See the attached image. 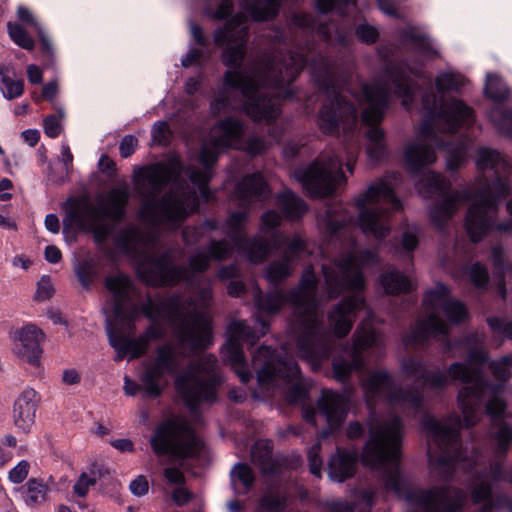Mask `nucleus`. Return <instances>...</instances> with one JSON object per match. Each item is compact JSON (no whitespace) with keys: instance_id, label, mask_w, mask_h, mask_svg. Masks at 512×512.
I'll return each instance as SVG.
<instances>
[{"instance_id":"46","label":"nucleus","mask_w":512,"mask_h":512,"mask_svg":"<svg viewBox=\"0 0 512 512\" xmlns=\"http://www.w3.org/2000/svg\"><path fill=\"white\" fill-rule=\"evenodd\" d=\"M285 498L276 492L266 493L260 500V508L269 512H276L283 508Z\"/></svg>"},{"instance_id":"23","label":"nucleus","mask_w":512,"mask_h":512,"mask_svg":"<svg viewBox=\"0 0 512 512\" xmlns=\"http://www.w3.org/2000/svg\"><path fill=\"white\" fill-rule=\"evenodd\" d=\"M40 398L32 388L24 389L14 403L13 419L16 427L24 433L31 431L35 423Z\"/></svg>"},{"instance_id":"33","label":"nucleus","mask_w":512,"mask_h":512,"mask_svg":"<svg viewBox=\"0 0 512 512\" xmlns=\"http://www.w3.org/2000/svg\"><path fill=\"white\" fill-rule=\"evenodd\" d=\"M20 490L26 504L34 506L46 500L49 487L37 478H30Z\"/></svg>"},{"instance_id":"57","label":"nucleus","mask_w":512,"mask_h":512,"mask_svg":"<svg viewBox=\"0 0 512 512\" xmlns=\"http://www.w3.org/2000/svg\"><path fill=\"white\" fill-rule=\"evenodd\" d=\"M95 483H96L95 477L89 476L86 473H82L74 485V488H73L74 492L78 496L83 497L87 494L89 487L95 485Z\"/></svg>"},{"instance_id":"31","label":"nucleus","mask_w":512,"mask_h":512,"mask_svg":"<svg viewBox=\"0 0 512 512\" xmlns=\"http://www.w3.org/2000/svg\"><path fill=\"white\" fill-rule=\"evenodd\" d=\"M251 458L264 474L276 472L277 465L272 457V448L267 441H258L251 449Z\"/></svg>"},{"instance_id":"44","label":"nucleus","mask_w":512,"mask_h":512,"mask_svg":"<svg viewBox=\"0 0 512 512\" xmlns=\"http://www.w3.org/2000/svg\"><path fill=\"white\" fill-rule=\"evenodd\" d=\"M401 369L406 378H415L416 380H423L426 375L427 368L425 364L412 357L404 359L401 363Z\"/></svg>"},{"instance_id":"49","label":"nucleus","mask_w":512,"mask_h":512,"mask_svg":"<svg viewBox=\"0 0 512 512\" xmlns=\"http://www.w3.org/2000/svg\"><path fill=\"white\" fill-rule=\"evenodd\" d=\"M55 290L49 276H42L37 283V289L34 295L36 301H46L50 299Z\"/></svg>"},{"instance_id":"45","label":"nucleus","mask_w":512,"mask_h":512,"mask_svg":"<svg viewBox=\"0 0 512 512\" xmlns=\"http://www.w3.org/2000/svg\"><path fill=\"white\" fill-rule=\"evenodd\" d=\"M495 440V457L498 460L506 454L509 444L512 443V426L500 425Z\"/></svg>"},{"instance_id":"21","label":"nucleus","mask_w":512,"mask_h":512,"mask_svg":"<svg viewBox=\"0 0 512 512\" xmlns=\"http://www.w3.org/2000/svg\"><path fill=\"white\" fill-rule=\"evenodd\" d=\"M353 390V388L347 389L344 394L323 390L317 400V409L306 408L303 413L304 419L316 425L315 417L320 414L325 418L331 431L338 429L347 417Z\"/></svg>"},{"instance_id":"4","label":"nucleus","mask_w":512,"mask_h":512,"mask_svg":"<svg viewBox=\"0 0 512 512\" xmlns=\"http://www.w3.org/2000/svg\"><path fill=\"white\" fill-rule=\"evenodd\" d=\"M314 81L326 93V99L319 110L318 127L327 135L343 132L352 136L358 127V111L353 101L363 107L362 122L370 126L366 132L367 155L371 160L382 159L386 152L384 131L378 127L388 108L390 93L402 99V105L409 109L414 100L415 89L408 74L420 76L421 68L402 63H389L380 76L361 87V94L348 96V91L340 90L337 68L323 56L310 65Z\"/></svg>"},{"instance_id":"19","label":"nucleus","mask_w":512,"mask_h":512,"mask_svg":"<svg viewBox=\"0 0 512 512\" xmlns=\"http://www.w3.org/2000/svg\"><path fill=\"white\" fill-rule=\"evenodd\" d=\"M227 333L228 340L222 349L223 360L234 369L241 382L247 383L251 378V373L241 343L246 342L254 345L260 335L253 331L243 320H232L227 327Z\"/></svg>"},{"instance_id":"63","label":"nucleus","mask_w":512,"mask_h":512,"mask_svg":"<svg viewBox=\"0 0 512 512\" xmlns=\"http://www.w3.org/2000/svg\"><path fill=\"white\" fill-rule=\"evenodd\" d=\"M17 16L21 22L33 27L35 30L41 28L32 12L26 7L19 6L17 9Z\"/></svg>"},{"instance_id":"56","label":"nucleus","mask_w":512,"mask_h":512,"mask_svg":"<svg viewBox=\"0 0 512 512\" xmlns=\"http://www.w3.org/2000/svg\"><path fill=\"white\" fill-rule=\"evenodd\" d=\"M130 492L137 497H142L148 493L149 483L145 476L139 475L129 484Z\"/></svg>"},{"instance_id":"30","label":"nucleus","mask_w":512,"mask_h":512,"mask_svg":"<svg viewBox=\"0 0 512 512\" xmlns=\"http://www.w3.org/2000/svg\"><path fill=\"white\" fill-rule=\"evenodd\" d=\"M293 258L283 254L279 260L272 261L264 271V278L271 284L277 285L290 277L294 271Z\"/></svg>"},{"instance_id":"2","label":"nucleus","mask_w":512,"mask_h":512,"mask_svg":"<svg viewBox=\"0 0 512 512\" xmlns=\"http://www.w3.org/2000/svg\"><path fill=\"white\" fill-rule=\"evenodd\" d=\"M427 318L419 320L407 335V345L425 343L429 338L444 343V351L449 352L457 347L463 348L467 353V361L454 362L450 365L448 373L442 370L426 371L422 380L429 389H442L450 381H460L465 386L458 392V406L463 414L467 427L475 425L482 415V402L487 396L486 412L493 421L505 417L506 403L499 397L503 386H492L482 378L481 367L487 360V353L483 349L484 336L471 334L464 340L452 345L447 340L449 325L440 317L445 315L451 323H459L467 317V310L462 302L453 299L446 286L438 283L434 289L428 291L423 299Z\"/></svg>"},{"instance_id":"64","label":"nucleus","mask_w":512,"mask_h":512,"mask_svg":"<svg viewBox=\"0 0 512 512\" xmlns=\"http://www.w3.org/2000/svg\"><path fill=\"white\" fill-rule=\"evenodd\" d=\"M164 476L170 484L182 486L185 482L184 474L177 468H166L164 470Z\"/></svg>"},{"instance_id":"9","label":"nucleus","mask_w":512,"mask_h":512,"mask_svg":"<svg viewBox=\"0 0 512 512\" xmlns=\"http://www.w3.org/2000/svg\"><path fill=\"white\" fill-rule=\"evenodd\" d=\"M421 98L425 119L417 138L405 148L406 164L417 172L436 160L434 147H447V168L456 170L466 160L468 143L460 141L450 146L445 138L461 127L471 126L475 121L473 110L457 98L442 99L439 103L431 87Z\"/></svg>"},{"instance_id":"15","label":"nucleus","mask_w":512,"mask_h":512,"mask_svg":"<svg viewBox=\"0 0 512 512\" xmlns=\"http://www.w3.org/2000/svg\"><path fill=\"white\" fill-rule=\"evenodd\" d=\"M354 203L361 230L377 239L386 237L390 231L389 211L385 205H391L396 211L402 207L394 193L393 180L386 177L371 183L364 192L356 196Z\"/></svg>"},{"instance_id":"5","label":"nucleus","mask_w":512,"mask_h":512,"mask_svg":"<svg viewBox=\"0 0 512 512\" xmlns=\"http://www.w3.org/2000/svg\"><path fill=\"white\" fill-rule=\"evenodd\" d=\"M475 162L477 170L482 175L476 179L472 191L450 193L449 181L432 171L423 175L418 183V189L424 197L434 194L442 197L430 211L431 220L438 229L452 218L461 205L472 199L473 203L466 215L465 228L471 240L478 242L494 227L500 232L512 230V199L507 203L511 219L495 224L499 203L510 192L508 175L512 171V166L500 152L488 147H480L477 150Z\"/></svg>"},{"instance_id":"60","label":"nucleus","mask_w":512,"mask_h":512,"mask_svg":"<svg viewBox=\"0 0 512 512\" xmlns=\"http://www.w3.org/2000/svg\"><path fill=\"white\" fill-rule=\"evenodd\" d=\"M172 500L178 506H182L189 501H191L194 497V494L190 492L184 485L177 486L171 494Z\"/></svg>"},{"instance_id":"7","label":"nucleus","mask_w":512,"mask_h":512,"mask_svg":"<svg viewBox=\"0 0 512 512\" xmlns=\"http://www.w3.org/2000/svg\"><path fill=\"white\" fill-rule=\"evenodd\" d=\"M185 357L184 352L172 342L158 346L155 357L145 364L140 384L128 376L124 377L125 394L134 396L143 390L145 396L157 398L168 384L167 376L176 375L175 388L191 410L201 403H212L220 382L217 358L212 354L203 355L179 373Z\"/></svg>"},{"instance_id":"48","label":"nucleus","mask_w":512,"mask_h":512,"mask_svg":"<svg viewBox=\"0 0 512 512\" xmlns=\"http://www.w3.org/2000/svg\"><path fill=\"white\" fill-rule=\"evenodd\" d=\"M469 277L471 282L477 288H484L488 283V272L487 269L480 263H474L469 268Z\"/></svg>"},{"instance_id":"42","label":"nucleus","mask_w":512,"mask_h":512,"mask_svg":"<svg viewBox=\"0 0 512 512\" xmlns=\"http://www.w3.org/2000/svg\"><path fill=\"white\" fill-rule=\"evenodd\" d=\"M219 223L216 220H206L201 226H188L182 232V238L186 245H194L203 237V230H216Z\"/></svg>"},{"instance_id":"25","label":"nucleus","mask_w":512,"mask_h":512,"mask_svg":"<svg viewBox=\"0 0 512 512\" xmlns=\"http://www.w3.org/2000/svg\"><path fill=\"white\" fill-rule=\"evenodd\" d=\"M270 191L260 173L247 175L237 185L235 194L242 204L262 200L269 195Z\"/></svg>"},{"instance_id":"61","label":"nucleus","mask_w":512,"mask_h":512,"mask_svg":"<svg viewBox=\"0 0 512 512\" xmlns=\"http://www.w3.org/2000/svg\"><path fill=\"white\" fill-rule=\"evenodd\" d=\"M137 142V138L133 135L124 136L119 146L120 155L123 158L131 156L136 149Z\"/></svg>"},{"instance_id":"14","label":"nucleus","mask_w":512,"mask_h":512,"mask_svg":"<svg viewBox=\"0 0 512 512\" xmlns=\"http://www.w3.org/2000/svg\"><path fill=\"white\" fill-rule=\"evenodd\" d=\"M252 366L262 391L285 394L290 404L303 402L306 390L300 382V370L292 359L282 358L268 346H261L252 356Z\"/></svg>"},{"instance_id":"37","label":"nucleus","mask_w":512,"mask_h":512,"mask_svg":"<svg viewBox=\"0 0 512 512\" xmlns=\"http://www.w3.org/2000/svg\"><path fill=\"white\" fill-rule=\"evenodd\" d=\"M488 117L500 133L512 137V110L495 106L490 110Z\"/></svg>"},{"instance_id":"39","label":"nucleus","mask_w":512,"mask_h":512,"mask_svg":"<svg viewBox=\"0 0 512 512\" xmlns=\"http://www.w3.org/2000/svg\"><path fill=\"white\" fill-rule=\"evenodd\" d=\"M374 493L371 491H362L358 495V499L365 504L364 509L360 512H369L373 505ZM330 512H355L356 504H349L343 501H330L326 504Z\"/></svg>"},{"instance_id":"8","label":"nucleus","mask_w":512,"mask_h":512,"mask_svg":"<svg viewBox=\"0 0 512 512\" xmlns=\"http://www.w3.org/2000/svg\"><path fill=\"white\" fill-rule=\"evenodd\" d=\"M318 281L311 267L306 268L298 285L289 290L274 289L262 294L256 288L253 297L257 309L266 314L278 313L285 304L293 307L291 330L295 336L300 357L313 369L328 359L335 341L324 326L317 298Z\"/></svg>"},{"instance_id":"40","label":"nucleus","mask_w":512,"mask_h":512,"mask_svg":"<svg viewBox=\"0 0 512 512\" xmlns=\"http://www.w3.org/2000/svg\"><path fill=\"white\" fill-rule=\"evenodd\" d=\"M74 272L84 289H89L97 277V268L93 259H83L74 265Z\"/></svg>"},{"instance_id":"27","label":"nucleus","mask_w":512,"mask_h":512,"mask_svg":"<svg viewBox=\"0 0 512 512\" xmlns=\"http://www.w3.org/2000/svg\"><path fill=\"white\" fill-rule=\"evenodd\" d=\"M276 203L282 210L285 217L289 220H297L301 218L308 209L305 201L289 189H286L277 195Z\"/></svg>"},{"instance_id":"41","label":"nucleus","mask_w":512,"mask_h":512,"mask_svg":"<svg viewBox=\"0 0 512 512\" xmlns=\"http://www.w3.org/2000/svg\"><path fill=\"white\" fill-rule=\"evenodd\" d=\"M485 92L491 99L498 102L506 100L509 96L507 86L494 74H487Z\"/></svg>"},{"instance_id":"47","label":"nucleus","mask_w":512,"mask_h":512,"mask_svg":"<svg viewBox=\"0 0 512 512\" xmlns=\"http://www.w3.org/2000/svg\"><path fill=\"white\" fill-rule=\"evenodd\" d=\"M512 365V356H505L498 361H493L490 364V369L495 378L499 380H507L511 373L510 367Z\"/></svg>"},{"instance_id":"3","label":"nucleus","mask_w":512,"mask_h":512,"mask_svg":"<svg viewBox=\"0 0 512 512\" xmlns=\"http://www.w3.org/2000/svg\"><path fill=\"white\" fill-rule=\"evenodd\" d=\"M245 13H237L225 26L214 33L217 46H225L222 62L233 68L224 74L223 91L214 99L211 108L220 113L225 108L243 107L254 121L271 122L278 118L280 90L293 82L307 62L303 53L264 55L239 70L246 55L248 28Z\"/></svg>"},{"instance_id":"55","label":"nucleus","mask_w":512,"mask_h":512,"mask_svg":"<svg viewBox=\"0 0 512 512\" xmlns=\"http://www.w3.org/2000/svg\"><path fill=\"white\" fill-rule=\"evenodd\" d=\"M402 246L408 251L412 252L418 246V229L416 227H408L402 236Z\"/></svg>"},{"instance_id":"58","label":"nucleus","mask_w":512,"mask_h":512,"mask_svg":"<svg viewBox=\"0 0 512 512\" xmlns=\"http://www.w3.org/2000/svg\"><path fill=\"white\" fill-rule=\"evenodd\" d=\"M45 134L50 138L57 137L61 132L59 119L55 115L47 116L43 121Z\"/></svg>"},{"instance_id":"54","label":"nucleus","mask_w":512,"mask_h":512,"mask_svg":"<svg viewBox=\"0 0 512 512\" xmlns=\"http://www.w3.org/2000/svg\"><path fill=\"white\" fill-rule=\"evenodd\" d=\"M488 325L495 334L505 335L512 340V320L505 322L501 318L493 317L487 319Z\"/></svg>"},{"instance_id":"1","label":"nucleus","mask_w":512,"mask_h":512,"mask_svg":"<svg viewBox=\"0 0 512 512\" xmlns=\"http://www.w3.org/2000/svg\"><path fill=\"white\" fill-rule=\"evenodd\" d=\"M182 166L178 161L160 162L145 166L135 175V189L143 202L139 218L150 227L129 224L119 231L116 245L138 262L139 277L149 285L173 286L186 282L196 292V298L180 296L158 298L151 296L139 307L153 323L143 333L150 343L165 335V328L157 322L165 320L172 327L179 344L191 352L212 345L210 315L204 311L212 301L211 281L201 274L210 267L211 259L221 261L233 253L226 240H211L207 248L196 250L188 258V267L174 265L170 252L159 257L157 226L176 230L199 205L197 192L181 180Z\"/></svg>"},{"instance_id":"11","label":"nucleus","mask_w":512,"mask_h":512,"mask_svg":"<svg viewBox=\"0 0 512 512\" xmlns=\"http://www.w3.org/2000/svg\"><path fill=\"white\" fill-rule=\"evenodd\" d=\"M244 126L242 121L233 117H226L216 124L209 133L208 140L202 144L199 162L202 168L189 167L186 175L199 189L201 197L208 201L213 198V192L208 183L213 176V166L217 162L219 153L225 148H243L250 155H259L265 149V142L258 137H251L245 144L242 143Z\"/></svg>"},{"instance_id":"24","label":"nucleus","mask_w":512,"mask_h":512,"mask_svg":"<svg viewBox=\"0 0 512 512\" xmlns=\"http://www.w3.org/2000/svg\"><path fill=\"white\" fill-rule=\"evenodd\" d=\"M358 453L356 450L338 448L328 463V475L331 480L343 482L351 478L357 467Z\"/></svg>"},{"instance_id":"59","label":"nucleus","mask_w":512,"mask_h":512,"mask_svg":"<svg viewBox=\"0 0 512 512\" xmlns=\"http://www.w3.org/2000/svg\"><path fill=\"white\" fill-rule=\"evenodd\" d=\"M356 34L361 41L368 44L374 43L378 37L377 29L368 24L360 25L356 30Z\"/></svg>"},{"instance_id":"22","label":"nucleus","mask_w":512,"mask_h":512,"mask_svg":"<svg viewBox=\"0 0 512 512\" xmlns=\"http://www.w3.org/2000/svg\"><path fill=\"white\" fill-rule=\"evenodd\" d=\"M44 338L41 329L33 324H26L13 332V352L22 361L38 366L42 349L40 343Z\"/></svg>"},{"instance_id":"52","label":"nucleus","mask_w":512,"mask_h":512,"mask_svg":"<svg viewBox=\"0 0 512 512\" xmlns=\"http://www.w3.org/2000/svg\"><path fill=\"white\" fill-rule=\"evenodd\" d=\"M30 463L27 460L18 462L8 473V479L14 484L22 483L28 476Z\"/></svg>"},{"instance_id":"36","label":"nucleus","mask_w":512,"mask_h":512,"mask_svg":"<svg viewBox=\"0 0 512 512\" xmlns=\"http://www.w3.org/2000/svg\"><path fill=\"white\" fill-rule=\"evenodd\" d=\"M466 84V79L455 71H444L435 78L436 89L439 93L458 92Z\"/></svg>"},{"instance_id":"34","label":"nucleus","mask_w":512,"mask_h":512,"mask_svg":"<svg viewBox=\"0 0 512 512\" xmlns=\"http://www.w3.org/2000/svg\"><path fill=\"white\" fill-rule=\"evenodd\" d=\"M252 469L244 463H237L231 470V481L234 490L239 494H245L254 483Z\"/></svg>"},{"instance_id":"17","label":"nucleus","mask_w":512,"mask_h":512,"mask_svg":"<svg viewBox=\"0 0 512 512\" xmlns=\"http://www.w3.org/2000/svg\"><path fill=\"white\" fill-rule=\"evenodd\" d=\"M150 444L157 455H171L177 458L197 457L203 449V443L190 427L176 419L159 424L150 439Z\"/></svg>"},{"instance_id":"38","label":"nucleus","mask_w":512,"mask_h":512,"mask_svg":"<svg viewBox=\"0 0 512 512\" xmlns=\"http://www.w3.org/2000/svg\"><path fill=\"white\" fill-rule=\"evenodd\" d=\"M504 253L501 246L492 248V260L496 273L499 274L500 279L497 283L498 292L502 298L506 296L505 281L506 276L512 277V266L505 267L503 263Z\"/></svg>"},{"instance_id":"53","label":"nucleus","mask_w":512,"mask_h":512,"mask_svg":"<svg viewBox=\"0 0 512 512\" xmlns=\"http://www.w3.org/2000/svg\"><path fill=\"white\" fill-rule=\"evenodd\" d=\"M281 223V216L275 210L265 212L261 217V232L269 234Z\"/></svg>"},{"instance_id":"28","label":"nucleus","mask_w":512,"mask_h":512,"mask_svg":"<svg viewBox=\"0 0 512 512\" xmlns=\"http://www.w3.org/2000/svg\"><path fill=\"white\" fill-rule=\"evenodd\" d=\"M380 283L386 294L398 295L413 289L412 280L396 269H389L380 276Z\"/></svg>"},{"instance_id":"62","label":"nucleus","mask_w":512,"mask_h":512,"mask_svg":"<svg viewBox=\"0 0 512 512\" xmlns=\"http://www.w3.org/2000/svg\"><path fill=\"white\" fill-rule=\"evenodd\" d=\"M331 29L334 30V32L336 33L337 35V39H338V42L343 44L344 41H345V36L342 35L335 27V25H333L332 27L326 23H322V24H319L318 27H317V32L318 34L327 42H332L333 41V38H332V34H331Z\"/></svg>"},{"instance_id":"18","label":"nucleus","mask_w":512,"mask_h":512,"mask_svg":"<svg viewBox=\"0 0 512 512\" xmlns=\"http://www.w3.org/2000/svg\"><path fill=\"white\" fill-rule=\"evenodd\" d=\"M341 167L342 161L339 156L327 152L309 166L297 168L294 177L311 196H326L345 182Z\"/></svg>"},{"instance_id":"13","label":"nucleus","mask_w":512,"mask_h":512,"mask_svg":"<svg viewBox=\"0 0 512 512\" xmlns=\"http://www.w3.org/2000/svg\"><path fill=\"white\" fill-rule=\"evenodd\" d=\"M129 197V189L124 184L111 189L101 206H96L86 196L70 198L63 219L64 231L74 227L91 231L97 242H104L112 231L111 225L104 219L107 217L117 221L124 217Z\"/></svg>"},{"instance_id":"35","label":"nucleus","mask_w":512,"mask_h":512,"mask_svg":"<svg viewBox=\"0 0 512 512\" xmlns=\"http://www.w3.org/2000/svg\"><path fill=\"white\" fill-rule=\"evenodd\" d=\"M474 504L482 503L480 512H490L493 507L491 484L487 476H479V481L471 490Z\"/></svg>"},{"instance_id":"6","label":"nucleus","mask_w":512,"mask_h":512,"mask_svg":"<svg viewBox=\"0 0 512 512\" xmlns=\"http://www.w3.org/2000/svg\"><path fill=\"white\" fill-rule=\"evenodd\" d=\"M379 262L375 251L352 249L329 264L322 265L325 286L330 299L337 298L344 291L359 292L365 288L362 269L372 267ZM367 310V319L356 328L352 344L346 346L342 353L332 360L334 378L340 382L348 380L353 372L364 369L366 363L363 352L379 345V337L371 322V311L367 309L364 298L355 293L344 298L328 314L329 328L338 338L350 332L356 312Z\"/></svg>"},{"instance_id":"50","label":"nucleus","mask_w":512,"mask_h":512,"mask_svg":"<svg viewBox=\"0 0 512 512\" xmlns=\"http://www.w3.org/2000/svg\"><path fill=\"white\" fill-rule=\"evenodd\" d=\"M321 445L315 443L308 451L307 457L309 461L310 472L316 476L321 477L322 459L320 457Z\"/></svg>"},{"instance_id":"43","label":"nucleus","mask_w":512,"mask_h":512,"mask_svg":"<svg viewBox=\"0 0 512 512\" xmlns=\"http://www.w3.org/2000/svg\"><path fill=\"white\" fill-rule=\"evenodd\" d=\"M7 28L10 38L19 47L26 50H32L34 48V40L19 24L8 22Z\"/></svg>"},{"instance_id":"29","label":"nucleus","mask_w":512,"mask_h":512,"mask_svg":"<svg viewBox=\"0 0 512 512\" xmlns=\"http://www.w3.org/2000/svg\"><path fill=\"white\" fill-rule=\"evenodd\" d=\"M279 0H243L242 7L255 21L274 18L279 10Z\"/></svg>"},{"instance_id":"10","label":"nucleus","mask_w":512,"mask_h":512,"mask_svg":"<svg viewBox=\"0 0 512 512\" xmlns=\"http://www.w3.org/2000/svg\"><path fill=\"white\" fill-rule=\"evenodd\" d=\"M105 286L111 293V313L117 322L126 323L128 333H123L118 327L113 326L107 316L106 330L109 344L116 351L115 361L123 360L128 354L130 358H139L148 349L149 343L140 335L138 338H131L134 333L133 323L139 318V307L133 300L135 287L129 276L123 273L109 275L105 279Z\"/></svg>"},{"instance_id":"51","label":"nucleus","mask_w":512,"mask_h":512,"mask_svg":"<svg viewBox=\"0 0 512 512\" xmlns=\"http://www.w3.org/2000/svg\"><path fill=\"white\" fill-rule=\"evenodd\" d=\"M306 252V242L299 235H294L287 241V249L284 254L293 258V263L300 257L301 254Z\"/></svg>"},{"instance_id":"32","label":"nucleus","mask_w":512,"mask_h":512,"mask_svg":"<svg viewBox=\"0 0 512 512\" xmlns=\"http://www.w3.org/2000/svg\"><path fill=\"white\" fill-rule=\"evenodd\" d=\"M15 72L11 65L0 64V90L8 99L18 98L23 94V81L14 79Z\"/></svg>"},{"instance_id":"20","label":"nucleus","mask_w":512,"mask_h":512,"mask_svg":"<svg viewBox=\"0 0 512 512\" xmlns=\"http://www.w3.org/2000/svg\"><path fill=\"white\" fill-rule=\"evenodd\" d=\"M248 214L234 212L222 226L223 232L231 239L239 252L251 263H261L271 251V243L262 236L246 237L244 225Z\"/></svg>"},{"instance_id":"12","label":"nucleus","mask_w":512,"mask_h":512,"mask_svg":"<svg viewBox=\"0 0 512 512\" xmlns=\"http://www.w3.org/2000/svg\"><path fill=\"white\" fill-rule=\"evenodd\" d=\"M422 425L431 438L429 463L439 477L447 478L457 467L462 466L463 470H468L478 463V452L472 451L468 458L467 449H463L460 444L461 420L458 415L453 414L441 420L427 415Z\"/></svg>"},{"instance_id":"26","label":"nucleus","mask_w":512,"mask_h":512,"mask_svg":"<svg viewBox=\"0 0 512 512\" xmlns=\"http://www.w3.org/2000/svg\"><path fill=\"white\" fill-rule=\"evenodd\" d=\"M402 43L413 48L422 56L433 59L439 56L437 49L434 47L432 40L426 33L415 27H409L402 32Z\"/></svg>"},{"instance_id":"16","label":"nucleus","mask_w":512,"mask_h":512,"mask_svg":"<svg viewBox=\"0 0 512 512\" xmlns=\"http://www.w3.org/2000/svg\"><path fill=\"white\" fill-rule=\"evenodd\" d=\"M361 387L370 408L377 402L386 401L392 409L407 416L416 415L421 410L422 392L414 387L397 388L391 374L385 369L371 372L366 379L362 380Z\"/></svg>"}]
</instances>
